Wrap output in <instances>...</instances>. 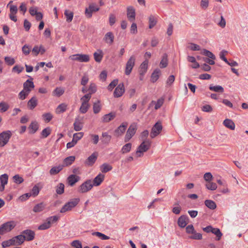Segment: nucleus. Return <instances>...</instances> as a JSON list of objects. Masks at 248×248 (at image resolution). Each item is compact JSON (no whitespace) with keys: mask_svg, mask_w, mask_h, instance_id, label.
Listing matches in <instances>:
<instances>
[{"mask_svg":"<svg viewBox=\"0 0 248 248\" xmlns=\"http://www.w3.org/2000/svg\"><path fill=\"white\" fill-rule=\"evenodd\" d=\"M151 145V141L150 140L142 141V143L139 146L136 154L138 157H141L143 155V153L147 151Z\"/></svg>","mask_w":248,"mask_h":248,"instance_id":"nucleus-1","label":"nucleus"},{"mask_svg":"<svg viewBox=\"0 0 248 248\" xmlns=\"http://www.w3.org/2000/svg\"><path fill=\"white\" fill-rule=\"evenodd\" d=\"M79 201L80 200L79 198L71 199L62 207L60 210V213H64L67 211H71L74 207L77 205L79 202Z\"/></svg>","mask_w":248,"mask_h":248,"instance_id":"nucleus-2","label":"nucleus"},{"mask_svg":"<svg viewBox=\"0 0 248 248\" xmlns=\"http://www.w3.org/2000/svg\"><path fill=\"white\" fill-rule=\"evenodd\" d=\"M58 219L59 217L56 216L50 217L46 218L45 222L38 226V229L39 230H45L48 229L51 227V224L56 222Z\"/></svg>","mask_w":248,"mask_h":248,"instance_id":"nucleus-3","label":"nucleus"},{"mask_svg":"<svg viewBox=\"0 0 248 248\" xmlns=\"http://www.w3.org/2000/svg\"><path fill=\"white\" fill-rule=\"evenodd\" d=\"M16 226V223L14 221H8L3 224L0 227V234L10 232Z\"/></svg>","mask_w":248,"mask_h":248,"instance_id":"nucleus-4","label":"nucleus"},{"mask_svg":"<svg viewBox=\"0 0 248 248\" xmlns=\"http://www.w3.org/2000/svg\"><path fill=\"white\" fill-rule=\"evenodd\" d=\"M12 133L10 130L2 132L0 134V146L3 147L7 144L12 136Z\"/></svg>","mask_w":248,"mask_h":248,"instance_id":"nucleus-5","label":"nucleus"},{"mask_svg":"<svg viewBox=\"0 0 248 248\" xmlns=\"http://www.w3.org/2000/svg\"><path fill=\"white\" fill-rule=\"evenodd\" d=\"M136 58L134 56H131L126 63L124 73L126 75H129L135 65Z\"/></svg>","mask_w":248,"mask_h":248,"instance_id":"nucleus-6","label":"nucleus"},{"mask_svg":"<svg viewBox=\"0 0 248 248\" xmlns=\"http://www.w3.org/2000/svg\"><path fill=\"white\" fill-rule=\"evenodd\" d=\"M93 187L91 180H87L82 183L78 187V192L80 193H84L89 191Z\"/></svg>","mask_w":248,"mask_h":248,"instance_id":"nucleus-7","label":"nucleus"},{"mask_svg":"<svg viewBox=\"0 0 248 248\" xmlns=\"http://www.w3.org/2000/svg\"><path fill=\"white\" fill-rule=\"evenodd\" d=\"M137 129V126L135 123H133L129 126L124 137L125 142H128L135 134Z\"/></svg>","mask_w":248,"mask_h":248,"instance_id":"nucleus-8","label":"nucleus"},{"mask_svg":"<svg viewBox=\"0 0 248 248\" xmlns=\"http://www.w3.org/2000/svg\"><path fill=\"white\" fill-rule=\"evenodd\" d=\"M13 2L12 0L9 1V3L7 4V7H9L10 8V14H9V18L10 19L13 21L14 22L17 21V18L16 16V14L18 11V8L17 6L15 5H12V3Z\"/></svg>","mask_w":248,"mask_h":248,"instance_id":"nucleus-9","label":"nucleus"},{"mask_svg":"<svg viewBox=\"0 0 248 248\" xmlns=\"http://www.w3.org/2000/svg\"><path fill=\"white\" fill-rule=\"evenodd\" d=\"M162 130V125L161 122L156 123L153 126L151 133L150 137L153 139L158 135Z\"/></svg>","mask_w":248,"mask_h":248,"instance_id":"nucleus-10","label":"nucleus"},{"mask_svg":"<svg viewBox=\"0 0 248 248\" xmlns=\"http://www.w3.org/2000/svg\"><path fill=\"white\" fill-rule=\"evenodd\" d=\"M21 234L23 235V237H24V241H32L34 239L35 237V232L34 231L29 229L22 231Z\"/></svg>","mask_w":248,"mask_h":248,"instance_id":"nucleus-11","label":"nucleus"},{"mask_svg":"<svg viewBox=\"0 0 248 248\" xmlns=\"http://www.w3.org/2000/svg\"><path fill=\"white\" fill-rule=\"evenodd\" d=\"M99 10V8L95 5L94 3L90 4L88 8L85 9V15L87 18H91L92 16L93 12H97Z\"/></svg>","mask_w":248,"mask_h":248,"instance_id":"nucleus-12","label":"nucleus"},{"mask_svg":"<svg viewBox=\"0 0 248 248\" xmlns=\"http://www.w3.org/2000/svg\"><path fill=\"white\" fill-rule=\"evenodd\" d=\"M98 153L97 152L93 153L85 161L84 164L88 166H92L97 160Z\"/></svg>","mask_w":248,"mask_h":248,"instance_id":"nucleus-13","label":"nucleus"},{"mask_svg":"<svg viewBox=\"0 0 248 248\" xmlns=\"http://www.w3.org/2000/svg\"><path fill=\"white\" fill-rule=\"evenodd\" d=\"M125 90L123 83L119 84L115 89L113 94L115 97H120L123 95Z\"/></svg>","mask_w":248,"mask_h":248,"instance_id":"nucleus-14","label":"nucleus"},{"mask_svg":"<svg viewBox=\"0 0 248 248\" xmlns=\"http://www.w3.org/2000/svg\"><path fill=\"white\" fill-rule=\"evenodd\" d=\"M136 13L135 10L132 6L127 7V16L128 20L133 22L135 20Z\"/></svg>","mask_w":248,"mask_h":248,"instance_id":"nucleus-15","label":"nucleus"},{"mask_svg":"<svg viewBox=\"0 0 248 248\" xmlns=\"http://www.w3.org/2000/svg\"><path fill=\"white\" fill-rule=\"evenodd\" d=\"M32 79H33L31 78V80L28 79L23 83V89L26 91V92L30 93L32 89L34 88V83L32 81Z\"/></svg>","mask_w":248,"mask_h":248,"instance_id":"nucleus-16","label":"nucleus"},{"mask_svg":"<svg viewBox=\"0 0 248 248\" xmlns=\"http://www.w3.org/2000/svg\"><path fill=\"white\" fill-rule=\"evenodd\" d=\"M188 217L186 215H182L178 219L177 223L178 226L181 228L185 227L188 223Z\"/></svg>","mask_w":248,"mask_h":248,"instance_id":"nucleus-17","label":"nucleus"},{"mask_svg":"<svg viewBox=\"0 0 248 248\" xmlns=\"http://www.w3.org/2000/svg\"><path fill=\"white\" fill-rule=\"evenodd\" d=\"M127 126V123L122 124L115 130V134L116 136L119 137V136H122L124 133Z\"/></svg>","mask_w":248,"mask_h":248,"instance_id":"nucleus-18","label":"nucleus"},{"mask_svg":"<svg viewBox=\"0 0 248 248\" xmlns=\"http://www.w3.org/2000/svg\"><path fill=\"white\" fill-rule=\"evenodd\" d=\"M114 36L112 32H108L104 37V41L108 44L111 45L114 42Z\"/></svg>","mask_w":248,"mask_h":248,"instance_id":"nucleus-19","label":"nucleus"},{"mask_svg":"<svg viewBox=\"0 0 248 248\" xmlns=\"http://www.w3.org/2000/svg\"><path fill=\"white\" fill-rule=\"evenodd\" d=\"M105 178V175L102 173L98 174L93 180V186H99L101 185Z\"/></svg>","mask_w":248,"mask_h":248,"instance_id":"nucleus-20","label":"nucleus"},{"mask_svg":"<svg viewBox=\"0 0 248 248\" xmlns=\"http://www.w3.org/2000/svg\"><path fill=\"white\" fill-rule=\"evenodd\" d=\"M80 179V177L75 174H71L67 178V182L70 186H73Z\"/></svg>","mask_w":248,"mask_h":248,"instance_id":"nucleus-21","label":"nucleus"},{"mask_svg":"<svg viewBox=\"0 0 248 248\" xmlns=\"http://www.w3.org/2000/svg\"><path fill=\"white\" fill-rule=\"evenodd\" d=\"M11 239L13 241V242L14 245H20L23 244L24 242V237L22 234L17 235Z\"/></svg>","mask_w":248,"mask_h":248,"instance_id":"nucleus-22","label":"nucleus"},{"mask_svg":"<svg viewBox=\"0 0 248 248\" xmlns=\"http://www.w3.org/2000/svg\"><path fill=\"white\" fill-rule=\"evenodd\" d=\"M38 104V100L35 96L32 97L29 100L27 103L28 108L31 109H33Z\"/></svg>","mask_w":248,"mask_h":248,"instance_id":"nucleus-23","label":"nucleus"},{"mask_svg":"<svg viewBox=\"0 0 248 248\" xmlns=\"http://www.w3.org/2000/svg\"><path fill=\"white\" fill-rule=\"evenodd\" d=\"M111 139V136L109 135L108 132H103L102 133L101 142L105 144H108Z\"/></svg>","mask_w":248,"mask_h":248,"instance_id":"nucleus-24","label":"nucleus"},{"mask_svg":"<svg viewBox=\"0 0 248 248\" xmlns=\"http://www.w3.org/2000/svg\"><path fill=\"white\" fill-rule=\"evenodd\" d=\"M116 117L115 112H111L108 114L104 115L102 117V122L104 123H108L113 120Z\"/></svg>","mask_w":248,"mask_h":248,"instance_id":"nucleus-25","label":"nucleus"},{"mask_svg":"<svg viewBox=\"0 0 248 248\" xmlns=\"http://www.w3.org/2000/svg\"><path fill=\"white\" fill-rule=\"evenodd\" d=\"M161 74V71L158 68L155 69L151 76V81L154 83L156 82L157 79L159 78V76Z\"/></svg>","mask_w":248,"mask_h":248,"instance_id":"nucleus-26","label":"nucleus"},{"mask_svg":"<svg viewBox=\"0 0 248 248\" xmlns=\"http://www.w3.org/2000/svg\"><path fill=\"white\" fill-rule=\"evenodd\" d=\"M148 61L147 60H145L142 63L140 64V75H144L147 71L148 68Z\"/></svg>","mask_w":248,"mask_h":248,"instance_id":"nucleus-27","label":"nucleus"},{"mask_svg":"<svg viewBox=\"0 0 248 248\" xmlns=\"http://www.w3.org/2000/svg\"><path fill=\"white\" fill-rule=\"evenodd\" d=\"M224 126L231 130H234L235 125L234 123L231 119H226L223 123Z\"/></svg>","mask_w":248,"mask_h":248,"instance_id":"nucleus-28","label":"nucleus"},{"mask_svg":"<svg viewBox=\"0 0 248 248\" xmlns=\"http://www.w3.org/2000/svg\"><path fill=\"white\" fill-rule=\"evenodd\" d=\"M8 180V175L7 174H2L0 176V181L1 183V189L4 190L5 186L7 184Z\"/></svg>","mask_w":248,"mask_h":248,"instance_id":"nucleus-29","label":"nucleus"},{"mask_svg":"<svg viewBox=\"0 0 248 248\" xmlns=\"http://www.w3.org/2000/svg\"><path fill=\"white\" fill-rule=\"evenodd\" d=\"M103 57V52L100 49H98L96 52L93 53L94 60L97 62H100Z\"/></svg>","mask_w":248,"mask_h":248,"instance_id":"nucleus-30","label":"nucleus"},{"mask_svg":"<svg viewBox=\"0 0 248 248\" xmlns=\"http://www.w3.org/2000/svg\"><path fill=\"white\" fill-rule=\"evenodd\" d=\"M73 125L74 129L76 131H80L83 128V124L78 118L75 119Z\"/></svg>","mask_w":248,"mask_h":248,"instance_id":"nucleus-31","label":"nucleus"},{"mask_svg":"<svg viewBox=\"0 0 248 248\" xmlns=\"http://www.w3.org/2000/svg\"><path fill=\"white\" fill-rule=\"evenodd\" d=\"M64 167L63 165H59L58 166L52 167L49 170V173L51 175H54L58 174L61 170H62Z\"/></svg>","mask_w":248,"mask_h":248,"instance_id":"nucleus-32","label":"nucleus"},{"mask_svg":"<svg viewBox=\"0 0 248 248\" xmlns=\"http://www.w3.org/2000/svg\"><path fill=\"white\" fill-rule=\"evenodd\" d=\"M168 64V55L164 53L162 57L161 61L159 64V66L161 68H166Z\"/></svg>","mask_w":248,"mask_h":248,"instance_id":"nucleus-33","label":"nucleus"},{"mask_svg":"<svg viewBox=\"0 0 248 248\" xmlns=\"http://www.w3.org/2000/svg\"><path fill=\"white\" fill-rule=\"evenodd\" d=\"M38 124L36 122H31L29 126V129L31 130L30 133L34 134L38 130Z\"/></svg>","mask_w":248,"mask_h":248,"instance_id":"nucleus-34","label":"nucleus"},{"mask_svg":"<svg viewBox=\"0 0 248 248\" xmlns=\"http://www.w3.org/2000/svg\"><path fill=\"white\" fill-rule=\"evenodd\" d=\"M67 105L65 103H62L60 104L56 109V112L57 114L63 113L67 109Z\"/></svg>","mask_w":248,"mask_h":248,"instance_id":"nucleus-35","label":"nucleus"},{"mask_svg":"<svg viewBox=\"0 0 248 248\" xmlns=\"http://www.w3.org/2000/svg\"><path fill=\"white\" fill-rule=\"evenodd\" d=\"M205 205L210 209L214 210L217 207L216 203L215 202L210 200H206L204 202Z\"/></svg>","mask_w":248,"mask_h":248,"instance_id":"nucleus-36","label":"nucleus"},{"mask_svg":"<svg viewBox=\"0 0 248 248\" xmlns=\"http://www.w3.org/2000/svg\"><path fill=\"white\" fill-rule=\"evenodd\" d=\"M45 205L43 202H41L35 205L33 208V211L35 213L40 212L45 209Z\"/></svg>","mask_w":248,"mask_h":248,"instance_id":"nucleus-37","label":"nucleus"},{"mask_svg":"<svg viewBox=\"0 0 248 248\" xmlns=\"http://www.w3.org/2000/svg\"><path fill=\"white\" fill-rule=\"evenodd\" d=\"M209 89L210 90L217 92L222 93L224 92V88L220 85L213 86L212 85H210Z\"/></svg>","mask_w":248,"mask_h":248,"instance_id":"nucleus-38","label":"nucleus"},{"mask_svg":"<svg viewBox=\"0 0 248 248\" xmlns=\"http://www.w3.org/2000/svg\"><path fill=\"white\" fill-rule=\"evenodd\" d=\"M112 169V166L107 163H104L100 167V170L103 173H106Z\"/></svg>","mask_w":248,"mask_h":248,"instance_id":"nucleus-39","label":"nucleus"},{"mask_svg":"<svg viewBox=\"0 0 248 248\" xmlns=\"http://www.w3.org/2000/svg\"><path fill=\"white\" fill-rule=\"evenodd\" d=\"M132 147V144L131 143H127L124 145L121 149V152L123 154H125L129 153Z\"/></svg>","mask_w":248,"mask_h":248,"instance_id":"nucleus-40","label":"nucleus"},{"mask_svg":"<svg viewBox=\"0 0 248 248\" xmlns=\"http://www.w3.org/2000/svg\"><path fill=\"white\" fill-rule=\"evenodd\" d=\"M212 233L216 235V240L217 241H219L223 235L222 233L218 228H214Z\"/></svg>","mask_w":248,"mask_h":248,"instance_id":"nucleus-41","label":"nucleus"},{"mask_svg":"<svg viewBox=\"0 0 248 248\" xmlns=\"http://www.w3.org/2000/svg\"><path fill=\"white\" fill-rule=\"evenodd\" d=\"M149 29L153 28L157 23V20L153 15H150L149 17Z\"/></svg>","mask_w":248,"mask_h":248,"instance_id":"nucleus-42","label":"nucleus"},{"mask_svg":"<svg viewBox=\"0 0 248 248\" xmlns=\"http://www.w3.org/2000/svg\"><path fill=\"white\" fill-rule=\"evenodd\" d=\"M201 53L202 55L206 56L208 58L212 59V60L216 59L215 55L212 52H210V51L207 49H203Z\"/></svg>","mask_w":248,"mask_h":248,"instance_id":"nucleus-43","label":"nucleus"},{"mask_svg":"<svg viewBox=\"0 0 248 248\" xmlns=\"http://www.w3.org/2000/svg\"><path fill=\"white\" fill-rule=\"evenodd\" d=\"M64 185L62 183H59L56 187V192L57 194L61 195L64 193Z\"/></svg>","mask_w":248,"mask_h":248,"instance_id":"nucleus-44","label":"nucleus"},{"mask_svg":"<svg viewBox=\"0 0 248 248\" xmlns=\"http://www.w3.org/2000/svg\"><path fill=\"white\" fill-rule=\"evenodd\" d=\"M64 14L66 18V21L67 22H70L72 21L73 18L74 14L72 12H70L68 10L64 11Z\"/></svg>","mask_w":248,"mask_h":248,"instance_id":"nucleus-45","label":"nucleus"},{"mask_svg":"<svg viewBox=\"0 0 248 248\" xmlns=\"http://www.w3.org/2000/svg\"><path fill=\"white\" fill-rule=\"evenodd\" d=\"M75 157L74 156H70L65 158L63 161L64 166L70 165L75 161Z\"/></svg>","mask_w":248,"mask_h":248,"instance_id":"nucleus-46","label":"nucleus"},{"mask_svg":"<svg viewBox=\"0 0 248 248\" xmlns=\"http://www.w3.org/2000/svg\"><path fill=\"white\" fill-rule=\"evenodd\" d=\"M101 110L100 101L98 100L96 102L93 103V111L94 113L97 114L100 112Z\"/></svg>","mask_w":248,"mask_h":248,"instance_id":"nucleus-47","label":"nucleus"},{"mask_svg":"<svg viewBox=\"0 0 248 248\" xmlns=\"http://www.w3.org/2000/svg\"><path fill=\"white\" fill-rule=\"evenodd\" d=\"M92 235L94 236H96L102 240H108L109 239V237L98 232H93L92 233Z\"/></svg>","mask_w":248,"mask_h":248,"instance_id":"nucleus-48","label":"nucleus"},{"mask_svg":"<svg viewBox=\"0 0 248 248\" xmlns=\"http://www.w3.org/2000/svg\"><path fill=\"white\" fill-rule=\"evenodd\" d=\"M163 103L164 99L162 98L158 99L156 102L154 101H152L151 102L152 104H155V108L156 110L162 106Z\"/></svg>","mask_w":248,"mask_h":248,"instance_id":"nucleus-49","label":"nucleus"},{"mask_svg":"<svg viewBox=\"0 0 248 248\" xmlns=\"http://www.w3.org/2000/svg\"><path fill=\"white\" fill-rule=\"evenodd\" d=\"M64 93V90L62 87H57L53 91V93L57 96L60 97Z\"/></svg>","mask_w":248,"mask_h":248,"instance_id":"nucleus-50","label":"nucleus"},{"mask_svg":"<svg viewBox=\"0 0 248 248\" xmlns=\"http://www.w3.org/2000/svg\"><path fill=\"white\" fill-rule=\"evenodd\" d=\"M90 105L89 104H85L82 103L81 105L79 108V111L81 113L84 114L87 112Z\"/></svg>","mask_w":248,"mask_h":248,"instance_id":"nucleus-51","label":"nucleus"},{"mask_svg":"<svg viewBox=\"0 0 248 248\" xmlns=\"http://www.w3.org/2000/svg\"><path fill=\"white\" fill-rule=\"evenodd\" d=\"M83 135V132L75 133L73 135L72 140L75 141V143L77 144V142L82 138Z\"/></svg>","mask_w":248,"mask_h":248,"instance_id":"nucleus-52","label":"nucleus"},{"mask_svg":"<svg viewBox=\"0 0 248 248\" xmlns=\"http://www.w3.org/2000/svg\"><path fill=\"white\" fill-rule=\"evenodd\" d=\"M9 108V105L4 102L0 103V111L1 112H4L6 111Z\"/></svg>","mask_w":248,"mask_h":248,"instance_id":"nucleus-53","label":"nucleus"},{"mask_svg":"<svg viewBox=\"0 0 248 248\" xmlns=\"http://www.w3.org/2000/svg\"><path fill=\"white\" fill-rule=\"evenodd\" d=\"M51 133V129L50 127H47L44 129L41 132L42 137L43 138H46L48 137Z\"/></svg>","mask_w":248,"mask_h":248,"instance_id":"nucleus-54","label":"nucleus"},{"mask_svg":"<svg viewBox=\"0 0 248 248\" xmlns=\"http://www.w3.org/2000/svg\"><path fill=\"white\" fill-rule=\"evenodd\" d=\"M206 187L211 190H215L217 188V185L215 183L209 182L205 185Z\"/></svg>","mask_w":248,"mask_h":248,"instance_id":"nucleus-55","label":"nucleus"},{"mask_svg":"<svg viewBox=\"0 0 248 248\" xmlns=\"http://www.w3.org/2000/svg\"><path fill=\"white\" fill-rule=\"evenodd\" d=\"M192 235L189 236V238L194 240H201L202 238V234L200 233H197L195 231V232L191 233Z\"/></svg>","mask_w":248,"mask_h":248,"instance_id":"nucleus-56","label":"nucleus"},{"mask_svg":"<svg viewBox=\"0 0 248 248\" xmlns=\"http://www.w3.org/2000/svg\"><path fill=\"white\" fill-rule=\"evenodd\" d=\"M80 62H87L90 61V56L87 54H79Z\"/></svg>","mask_w":248,"mask_h":248,"instance_id":"nucleus-57","label":"nucleus"},{"mask_svg":"<svg viewBox=\"0 0 248 248\" xmlns=\"http://www.w3.org/2000/svg\"><path fill=\"white\" fill-rule=\"evenodd\" d=\"M42 117L46 122H50L53 118L52 114L50 113H46L42 115Z\"/></svg>","mask_w":248,"mask_h":248,"instance_id":"nucleus-58","label":"nucleus"},{"mask_svg":"<svg viewBox=\"0 0 248 248\" xmlns=\"http://www.w3.org/2000/svg\"><path fill=\"white\" fill-rule=\"evenodd\" d=\"M91 98V95L90 94L87 93L82 96L80 100L82 101V103L85 104H89L88 102Z\"/></svg>","mask_w":248,"mask_h":248,"instance_id":"nucleus-59","label":"nucleus"},{"mask_svg":"<svg viewBox=\"0 0 248 248\" xmlns=\"http://www.w3.org/2000/svg\"><path fill=\"white\" fill-rule=\"evenodd\" d=\"M13 241L12 240V239L8 240L7 241H3L2 244V247L4 248L9 247L11 246H15L13 242Z\"/></svg>","mask_w":248,"mask_h":248,"instance_id":"nucleus-60","label":"nucleus"},{"mask_svg":"<svg viewBox=\"0 0 248 248\" xmlns=\"http://www.w3.org/2000/svg\"><path fill=\"white\" fill-rule=\"evenodd\" d=\"M89 94L92 95L96 92V87L95 84L91 83L88 89Z\"/></svg>","mask_w":248,"mask_h":248,"instance_id":"nucleus-61","label":"nucleus"},{"mask_svg":"<svg viewBox=\"0 0 248 248\" xmlns=\"http://www.w3.org/2000/svg\"><path fill=\"white\" fill-rule=\"evenodd\" d=\"M29 93L26 92V91H25L23 89L18 94L19 98L22 100H24L26 98V97L29 95Z\"/></svg>","mask_w":248,"mask_h":248,"instance_id":"nucleus-62","label":"nucleus"},{"mask_svg":"<svg viewBox=\"0 0 248 248\" xmlns=\"http://www.w3.org/2000/svg\"><path fill=\"white\" fill-rule=\"evenodd\" d=\"M118 80L117 79L113 80L112 81L110 82V83L108 86V89L109 91H112L113 89L118 84Z\"/></svg>","mask_w":248,"mask_h":248,"instance_id":"nucleus-63","label":"nucleus"},{"mask_svg":"<svg viewBox=\"0 0 248 248\" xmlns=\"http://www.w3.org/2000/svg\"><path fill=\"white\" fill-rule=\"evenodd\" d=\"M13 179H14V182L16 184H21L24 181L23 178L17 174L15 175L13 177Z\"/></svg>","mask_w":248,"mask_h":248,"instance_id":"nucleus-64","label":"nucleus"}]
</instances>
